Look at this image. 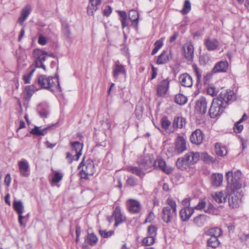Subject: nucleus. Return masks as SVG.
<instances>
[{"instance_id":"f257e3e1","label":"nucleus","mask_w":249,"mask_h":249,"mask_svg":"<svg viewBox=\"0 0 249 249\" xmlns=\"http://www.w3.org/2000/svg\"><path fill=\"white\" fill-rule=\"evenodd\" d=\"M33 55L35 58V61L30 68L31 69V71L23 76V80L25 84L30 83L31 77L35 71V68H41L46 71V67L43 62L45 61L47 55L46 52L40 49H35L33 53Z\"/></svg>"},{"instance_id":"f03ea898","label":"nucleus","mask_w":249,"mask_h":249,"mask_svg":"<svg viewBox=\"0 0 249 249\" xmlns=\"http://www.w3.org/2000/svg\"><path fill=\"white\" fill-rule=\"evenodd\" d=\"M140 165L143 166L144 170H148L152 167L157 168L158 167L166 174H170L172 169L168 167L165 161L161 159H158L155 160L150 155L141 156L139 161Z\"/></svg>"},{"instance_id":"7ed1b4c3","label":"nucleus","mask_w":249,"mask_h":249,"mask_svg":"<svg viewBox=\"0 0 249 249\" xmlns=\"http://www.w3.org/2000/svg\"><path fill=\"white\" fill-rule=\"evenodd\" d=\"M37 84L41 88L49 89L52 92L61 91L57 77L39 75L37 78Z\"/></svg>"},{"instance_id":"20e7f679","label":"nucleus","mask_w":249,"mask_h":249,"mask_svg":"<svg viewBox=\"0 0 249 249\" xmlns=\"http://www.w3.org/2000/svg\"><path fill=\"white\" fill-rule=\"evenodd\" d=\"M241 172L237 170L234 172L232 171L226 173V177L228 182L226 190L228 192L231 191H237L242 187L241 181Z\"/></svg>"},{"instance_id":"39448f33","label":"nucleus","mask_w":249,"mask_h":249,"mask_svg":"<svg viewBox=\"0 0 249 249\" xmlns=\"http://www.w3.org/2000/svg\"><path fill=\"white\" fill-rule=\"evenodd\" d=\"M200 158L198 152H188L182 158H179L176 162L177 166L181 170L186 169L187 166L196 163Z\"/></svg>"},{"instance_id":"423d86ee","label":"nucleus","mask_w":249,"mask_h":249,"mask_svg":"<svg viewBox=\"0 0 249 249\" xmlns=\"http://www.w3.org/2000/svg\"><path fill=\"white\" fill-rule=\"evenodd\" d=\"M166 202L168 206L163 208L161 217L164 222L168 223L176 216L177 204L175 201L170 198L167 199Z\"/></svg>"},{"instance_id":"0eeeda50","label":"nucleus","mask_w":249,"mask_h":249,"mask_svg":"<svg viewBox=\"0 0 249 249\" xmlns=\"http://www.w3.org/2000/svg\"><path fill=\"white\" fill-rule=\"evenodd\" d=\"M78 168L81 169L80 175L82 178L88 179L95 172V168L93 161L89 159L83 160L80 163Z\"/></svg>"},{"instance_id":"6e6552de","label":"nucleus","mask_w":249,"mask_h":249,"mask_svg":"<svg viewBox=\"0 0 249 249\" xmlns=\"http://www.w3.org/2000/svg\"><path fill=\"white\" fill-rule=\"evenodd\" d=\"M224 102L221 99L214 98L209 109V114L212 118H215L220 115L224 111Z\"/></svg>"},{"instance_id":"1a4fd4ad","label":"nucleus","mask_w":249,"mask_h":249,"mask_svg":"<svg viewBox=\"0 0 249 249\" xmlns=\"http://www.w3.org/2000/svg\"><path fill=\"white\" fill-rule=\"evenodd\" d=\"M13 207L15 210L18 215V222L21 226L25 227L26 222L23 221V219H28L29 213L26 215L23 216L22 213L24 212V207L21 201H14L13 202Z\"/></svg>"},{"instance_id":"9d476101","label":"nucleus","mask_w":249,"mask_h":249,"mask_svg":"<svg viewBox=\"0 0 249 249\" xmlns=\"http://www.w3.org/2000/svg\"><path fill=\"white\" fill-rule=\"evenodd\" d=\"M229 198V206L232 208H236L239 206L241 202L242 195L237 191H231Z\"/></svg>"},{"instance_id":"9b49d317","label":"nucleus","mask_w":249,"mask_h":249,"mask_svg":"<svg viewBox=\"0 0 249 249\" xmlns=\"http://www.w3.org/2000/svg\"><path fill=\"white\" fill-rule=\"evenodd\" d=\"M107 219L110 223L112 222L113 220H114L115 221L114 225L115 227H117L125 220V217L122 214L120 207L117 206L114 211L112 216L108 217Z\"/></svg>"},{"instance_id":"f8f14e48","label":"nucleus","mask_w":249,"mask_h":249,"mask_svg":"<svg viewBox=\"0 0 249 249\" xmlns=\"http://www.w3.org/2000/svg\"><path fill=\"white\" fill-rule=\"evenodd\" d=\"M207 103L205 98L201 97L199 98L196 103V113L201 115L204 114L206 112L207 109Z\"/></svg>"},{"instance_id":"ddd939ff","label":"nucleus","mask_w":249,"mask_h":249,"mask_svg":"<svg viewBox=\"0 0 249 249\" xmlns=\"http://www.w3.org/2000/svg\"><path fill=\"white\" fill-rule=\"evenodd\" d=\"M170 81L168 79L161 81L158 85L157 94L159 97H164L167 93L169 88Z\"/></svg>"},{"instance_id":"4468645a","label":"nucleus","mask_w":249,"mask_h":249,"mask_svg":"<svg viewBox=\"0 0 249 249\" xmlns=\"http://www.w3.org/2000/svg\"><path fill=\"white\" fill-rule=\"evenodd\" d=\"M126 204L127 209L131 213H137L140 211L141 206L138 200L130 199L127 200Z\"/></svg>"},{"instance_id":"2eb2a0df","label":"nucleus","mask_w":249,"mask_h":249,"mask_svg":"<svg viewBox=\"0 0 249 249\" xmlns=\"http://www.w3.org/2000/svg\"><path fill=\"white\" fill-rule=\"evenodd\" d=\"M194 46L190 43H186L183 46V55L189 61H192L194 57Z\"/></svg>"},{"instance_id":"dca6fc26","label":"nucleus","mask_w":249,"mask_h":249,"mask_svg":"<svg viewBox=\"0 0 249 249\" xmlns=\"http://www.w3.org/2000/svg\"><path fill=\"white\" fill-rule=\"evenodd\" d=\"M18 166L20 174L25 177L29 176V165L28 161L25 160H21L18 162Z\"/></svg>"},{"instance_id":"f3484780","label":"nucleus","mask_w":249,"mask_h":249,"mask_svg":"<svg viewBox=\"0 0 249 249\" xmlns=\"http://www.w3.org/2000/svg\"><path fill=\"white\" fill-rule=\"evenodd\" d=\"M31 11L32 8L30 5H27L22 9L18 21L20 25H23L24 21L27 18Z\"/></svg>"},{"instance_id":"a211bd4d","label":"nucleus","mask_w":249,"mask_h":249,"mask_svg":"<svg viewBox=\"0 0 249 249\" xmlns=\"http://www.w3.org/2000/svg\"><path fill=\"white\" fill-rule=\"evenodd\" d=\"M203 140V134L200 129H196L194 131L190 136L191 142L196 144L202 143Z\"/></svg>"},{"instance_id":"6ab92c4d","label":"nucleus","mask_w":249,"mask_h":249,"mask_svg":"<svg viewBox=\"0 0 249 249\" xmlns=\"http://www.w3.org/2000/svg\"><path fill=\"white\" fill-rule=\"evenodd\" d=\"M230 191H229L228 192L226 189L224 192L219 191L215 192L214 194L212 195V197L216 202L218 203H224L226 201V198L228 196L230 195Z\"/></svg>"},{"instance_id":"aec40b11","label":"nucleus","mask_w":249,"mask_h":249,"mask_svg":"<svg viewBox=\"0 0 249 249\" xmlns=\"http://www.w3.org/2000/svg\"><path fill=\"white\" fill-rule=\"evenodd\" d=\"M175 151L178 154L181 153L186 149V141L183 137L178 136L176 141Z\"/></svg>"},{"instance_id":"412c9836","label":"nucleus","mask_w":249,"mask_h":249,"mask_svg":"<svg viewBox=\"0 0 249 249\" xmlns=\"http://www.w3.org/2000/svg\"><path fill=\"white\" fill-rule=\"evenodd\" d=\"M72 148V153L75 154V160H78L82 155V150L83 149V144L78 142H71Z\"/></svg>"},{"instance_id":"4be33fe9","label":"nucleus","mask_w":249,"mask_h":249,"mask_svg":"<svg viewBox=\"0 0 249 249\" xmlns=\"http://www.w3.org/2000/svg\"><path fill=\"white\" fill-rule=\"evenodd\" d=\"M179 82L181 86L186 87H191L193 85L192 78L187 73L181 74L179 77Z\"/></svg>"},{"instance_id":"5701e85b","label":"nucleus","mask_w":249,"mask_h":249,"mask_svg":"<svg viewBox=\"0 0 249 249\" xmlns=\"http://www.w3.org/2000/svg\"><path fill=\"white\" fill-rule=\"evenodd\" d=\"M194 213V208L186 207L182 208L180 211V215L183 221H187Z\"/></svg>"},{"instance_id":"b1692460","label":"nucleus","mask_w":249,"mask_h":249,"mask_svg":"<svg viewBox=\"0 0 249 249\" xmlns=\"http://www.w3.org/2000/svg\"><path fill=\"white\" fill-rule=\"evenodd\" d=\"M102 0H90L87 8V12L89 15L93 16L94 12L98 9V6L100 5Z\"/></svg>"},{"instance_id":"393cba45","label":"nucleus","mask_w":249,"mask_h":249,"mask_svg":"<svg viewBox=\"0 0 249 249\" xmlns=\"http://www.w3.org/2000/svg\"><path fill=\"white\" fill-rule=\"evenodd\" d=\"M223 182V175L219 173L213 174L211 176V184L214 187H219Z\"/></svg>"},{"instance_id":"a878e982","label":"nucleus","mask_w":249,"mask_h":249,"mask_svg":"<svg viewBox=\"0 0 249 249\" xmlns=\"http://www.w3.org/2000/svg\"><path fill=\"white\" fill-rule=\"evenodd\" d=\"M171 59L172 56L171 52L168 53L164 51L158 56L157 64L159 65L167 63Z\"/></svg>"},{"instance_id":"bb28decb","label":"nucleus","mask_w":249,"mask_h":249,"mask_svg":"<svg viewBox=\"0 0 249 249\" xmlns=\"http://www.w3.org/2000/svg\"><path fill=\"white\" fill-rule=\"evenodd\" d=\"M228 68V63L227 61H220L217 63L213 69L214 73L226 72Z\"/></svg>"},{"instance_id":"cd10ccee","label":"nucleus","mask_w":249,"mask_h":249,"mask_svg":"<svg viewBox=\"0 0 249 249\" xmlns=\"http://www.w3.org/2000/svg\"><path fill=\"white\" fill-rule=\"evenodd\" d=\"M53 126V125L48 126L44 128L35 126L30 131V133L36 136H44L47 134L48 130L50 129Z\"/></svg>"},{"instance_id":"c85d7f7f","label":"nucleus","mask_w":249,"mask_h":249,"mask_svg":"<svg viewBox=\"0 0 249 249\" xmlns=\"http://www.w3.org/2000/svg\"><path fill=\"white\" fill-rule=\"evenodd\" d=\"M205 234L210 237H219L222 235V231L219 228H212L211 229L206 230L205 231Z\"/></svg>"},{"instance_id":"c756f323","label":"nucleus","mask_w":249,"mask_h":249,"mask_svg":"<svg viewBox=\"0 0 249 249\" xmlns=\"http://www.w3.org/2000/svg\"><path fill=\"white\" fill-rule=\"evenodd\" d=\"M125 72L124 67L116 62L113 69V75L115 78H117L120 74H124Z\"/></svg>"},{"instance_id":"7c9ffc66","label":"nucleus","mask_w":249,"mask_h":249,"mask_svg":"<svg viewBox=\"0 0 249 249\" xmlns=\"http://www.w3.org/2000/svg\"><path fill=\"white\" fill-rule=\"evenodd\" d=\"M140 160V159L139 160L138 162ZM138 164L140 166V168L135 166H129L128 167V170L132 173L134 174L141 178H142L145 175V173L143 172V171H142V169H144L143 168V166L140 165L139 162Z\"/></svg>"},{"instance_id":"2f4dec72","label":"nucleus","mask_w":249,"mask_h":249,"mask_svg":"<svg viewBox=\"0 0 249 249\" xmlns=\"http://www.w3.org/2000/svg\"><path fill=\"white\" fill-rule=\"evenodd\" d=\"M220 98L222 99L223 102H228L232 99H235V95L232 90L225 91L223 93H221Z\"/></svg>"},{"instance_id":"473e14b6","label":"nucleus","mask_w":249,"mask_h":249,"mask_svg":"<svg viewBox=\"0 0 249 249\" xmlns=\"http://www.w3.org/2000/svg\"><path fill=\"white\" fill-rule=\"evenodd\" d=\"M215 151L216 154L219 156L224 157L227 154V150L226 146L220 143H216L215 145Z\"/></svg>"},{"instance_id":"72a5a7b5","label":"nucleus","mask_w":249,"mask_h":249,"mask_svg":"<svg viewBox=\"0 0 249 249\" xmlns=\"http://www.w3.org/2000/svg\"><path fill=\"white\" fill-rule=\"evenodd\" d=\"M63 175L62 173L55 171L53 175L52 176L51 179V184L52 186L56 185L58 187L59 185H57V183L59 182L63 178Z\"/></svg>"},{"instance_id":"f704fd0d","label":"nucleus","mask_w":249,"mask_h":249,"mask_svg":"<svg viewBox=\"0 0 249 249\" xmlns=\"http://www.w3.org/2000/svg\"><path fill=\"white\" fill-rule=\"evenodd\" d=\"M186 124V120L184 118L180 117H176L173 123V126L176 128H181Z\"/></svg>"},{"instance_id":"c9c22d12","label":"nucleus","mask_w":249,"mask_h":249,"mask_svg":"<svg viewBox=\"0 0 249 249\" xmlns=\"http://www.w3.org/2000/svg\"><path fill=\"white\" fill-rule=\"evenodd\" d=\"M205 44L208 50H213L218 47V42L216 39L211 40L208 38L206 39Z\"/></svg>"},{"instance_id":"e433bc0d","label":"nucleus","mask_w":249,"mask_h":249,"mask_svg":"<svg viewBox=\"0 0 249 249\" xmlns=\"http://www.w3.org/2000/svg\"><path fill=\"white\" fill-rule=\"evenodd\" d=\"M218 237H210L207 240V245L208 247L212 248H216L219 246L220 244Z\"/></svg>"},{"instance_id":"4c0bfd02","label":"nucleus","mask_w":249,"mask_h":249,"mask_svg":"<svg viewBox=\"0 0 249 249\" xmlns=\"http://www.w3.org/2000/svg\"><path fill=\"white\" fill-rule=\"evenodd\" d=\"M248 118V116L246 114H244L242 117L235 124L234 128V132L236 133H240L243 129V125L241 124V123L243 121L246 120Z\"/></svg>"},{"instance_id":"58836bf2","label":"nucleus","mask_w":249,"mask_h":249,"mask_svg":"<svg viewBox=\"0 0 249 249\" xmlns=\"http://www.w3.org/2000/svg\"><path fill=\"white\" fill-rule=\"evenodd\" d=\"M128 17L129 19L133 22H135L136 25L138 24L139 21V14L138 13L134 10H130L129 12Z\"/></svg>"},{"instance_id":"ea45409f","label":"nucleus","mask_w":249,"mask_h":249,"mask_svg":"<svg viewBox=\"0 0 249 249\" xmlns=\"http://www.w3.org/2000/svg\"><path fill=\"white\" fill-rule=\"evenodd\" d=\"M62 33L68 40L70 41L71 40V32L69 27L66 23H63L62 24Z\"/></svg>"},{"instance_id":"a19ab883","label":"nucleus","mask_w":249,"mask_h":249,"mask_svg":"<svg viewBox=\"0 0 249 249\" xmlns=\"http://www.w3.org/2000/svg\"><path fill=\"white\" fill-rule=\"evenodd\" d=\"M175 102L180 105L185 104L187 101V97L182 94H177L175 98Z\"/></svg>"},{"instance_id":"79ce46f5","label":"nucleus","mask_w":249,"mask_h":249,"mask_svg":"<svg viewBox=\"0 0 249 249\" xmlns=\"http://www.w3.org/2000/svg\"><path fill=\"white\" fill-rule=\"evenodd\" d=\"M155 242V238L150 236L147 235L146 237L143 238L142 240V244L145 246H151Z\"/></svg>"},{"instance_id":"37998d69","label":"nucleus","mask_w":249,"mask_h":249,"mask_svg":"<svg viewBox=\"0 0 249 249\" xmlns=\"http://www.w3.org/2000/svg\"><path fill=\"white\" fill-rule=\"evenodd\" d=\"M98 241V238L94 233L89 234L87 236V243L90 246H94Z\"/></svg>"},{"instance_id":"c03bdc74","label":"nucleus","mask_w":249,"mask_h":249,"mask_svg":"<svg viewBox=\"0 0 249 249\" xmlns=\"http://www.w3.org/2000/svg\"><path fill=\"white\" fill-rule=\"evenodd\" d=\"M205 162H211L214 161L212 157L210 156L207 153L202 152L200 154V158Z\"/></svg>"},{"instance_id":"a18cd8bd","label":"nucleus","mask_w":249,"mask_h":249,"mask_svg":"<svg viewBox=\"0 0 249 249\" xmlns=\"http://www.w3.org/2000/svg\"><path fill=\"white\" fill-rule=\"evenodd\" d=\"M191 9V4L189 0H186L184 2L183 9L181 12L183 15H185L188 13Z\"/></svg>"},{"instance_id":"49530a36","label":"nucleus","mask_w":249,"mask_h":249,"mask_svg":"<svg viewBox=\"0 0 249 249\" xmlns=\"http://www.w3.org/2000/svg\"><path fill=\"white\" fill-rule=\"evenodd\" d=\"M147 235L155 238L157 235V228L153 225H150L147 229Z\"/></svg>"},{"instance_id":"de8ad7c7","label":"nucleus","mask_w":249,"mask_h":249,"mask_svg":"<svg viewBox=\"0 0 249 249\" xmlns=\"http://www.w3.org/2000/svg\"><path fill=\"white\" fill-rule=\"evenodd\" d=\"M207 92L208 94L212 96H216L218 93V90L213 86H209L207 88Z\"/></svg>"},{"instance_id":"09e8293b","label":"nucleus","mask_w":249,"mask_h":249,"mask_svg":"<svg viewBox=\"0 0 249 249\" xmlns=\"http://www.w3.org/2000/svg\"><path fill=\"white\" fill-rule=\"evenodd\" d=\"M36 90H37V89H35L34 86H29L25 88L26 94L29 97H31L33 93Z\"/></svg>"},{"instance_id":"8fccbe9b","label":"nucleus","mask_w":249,"mask_h":249,"mask_svg":"<svg viewBox=\"0 0 249 249\" xmlns=\"http://www.w3.org/2000/svg\"><path fill=\"white\" fill-rule=\"evenodd\" d=\"M171 125V122L167 119L166 117H163L161 119L162 127L164 130H167Z\"/></svg>"},{"instance_id":"3c124183","label":"nucleus","mask_w":249,"mask_h":249,"mask_svg":"<svg viewBox=\"0 0 249 249\" xmlns=\"http://www.w3.org/2000/svg\"><path fill=\"white\" fill-rule=\"evenodd\" d=\"M114 232L113 231H107L105 230H100L99 233L103 238H108L111 236Z\"/></svg>"},{"instance_id":"603ef678","label":"nucleus","mask_w":249,"mask_h":249,"mask_svg":"<svg viewBox=\"0 0 249 249\" xmlns=\"http://www.w3.org/2000/svg\"><path fill=\"white\" fill-rule=\"evenodd\" d=\"M205 206L206 202L204 200H201L200 201H199L197 205L193 208H194V210L196 209L198 210H201L203 209H204L205 208Z\"/></svg>"},{"instance_id":"864d4df0","label":"nucleus","mask_w":249,"mask_h":249,"mask_svg":"<svg viewBox=\"0 0 249 249\" xmlns=\"http://www.w3.org/2000/svg\"><path fill=\"white\" fill-rule=\"evenodd\" d=\"M73 153L67 152L66 154V159L68 160L69 163H71L73 160H75V154L73 156Z\"/></svg>"},{"instance_id":"5fc2aeb1","label":"nucleus","mask_w":249,"mask_h":249,"mask_svg":"<svg viewBox=\"0 0 249 249\" xmlns=\"http://www.w3.org/2000/svg\"><path fill=\"white\" fill-rule=\"evenodd\" d=\"M204 216L203 215H199L194 219V223L196 224L198 226H201L202 225V218Z\"/></svg>"},{"instance_id":"6e6d98bb","label":"nucleus","mask_w":249,"mask_h":249,"mask_svg":"<svg viewBox=\"0 0 249 249\" xmlns=\"http://www.w3.org/2000/svg\"><path fill=\"white\" fill-rule=\"evenodd\" d=\"M194 72L197 78V82H200L201 78V74L199 71V69L196 66H193Z\"/></svg>"},{"instance_id":"4d7b16f0","label":"nucleus","mask_w":249,"mask_h":249,"mask_svg":"<svg viewBox=\"0 0 249 249\" xmlns=\"http://www.w3.org/2000/svg\"><path fill=\"white\" fill-rule=\"evenodd\" d=\"M127 183L130 186H134L137 184V179L133 177H130L127 180Z\"/></svg>"},{"instance_id":"13d9d810","label":"nucleus","mask_w":249,"mask_h":249,"mask_svg":"<svg viewBox=\"0 0 249 249\" xmlns=\"http://www.w3.org/2000/svg\"><path fill=\"white\" fill-rule=\"evenodd\" d=\"M190 201L191 198L189 197L186 198L182 201L181 203L182 205L184 206L183 208H185L186 207H190Z\"/></svg>"},{"instance_id":"bf43d9fd","label":"nucleus","mask_w":249,"mask_h":249,"mask_svg":"<svg viewBox=\"0 0 249 249\" xmlns=\"http://www.w3.org/2000/svg\"><path fill=\"white\" fill-rule=\"evenodd\" d=\"M163 38H161V39L156 41L154 44V47L160 50V49L162 47V46H163Z\"/></svg>"},{"instance_id":"052dcab7","label":"nucleus","mask_w":249,"mask_h":249,"mask_svg":"<svg viewBox=\"0 0 249 249\" xmlns=\"http://www.w3.org/2000/svg\"><path fill=\"white\" fill-rule=\"evenodd\" d=\"M38 42L41 45H44L47 43V39L44 36H40L38 37Z\"/></svg>"},{"instance_id":"680f3d73","label":"nucleus","mask_w":249,"mask_h":249,"mask_svg":"<svg viewBox=\"0 0 249 249\" xmlns=\"http://www.w3.org/2000/svg\"><path fill=\"white\" fill-rule=\"evenodd\" d=\"M204 211L206 213H213L214 211L213 206L212 204H209L208 207L204 210Z\"/></svg>"},{"instance_id":"e2e57ef3","label":"nucleus","mask_w":249,"mask_h":249,"mask_svg":"<svg viewBox=\"0 0 249 249\" xmlns=\"http://www.w3.org/2000/svg\"><path fill=\"white\" fill-rule=\"evenodd\" d=\"M119 15L120 17V20H124L127 18V15L124 11H119Z\"/></svg>"},{"instance_id":"0e129e2a","label":"nucleus","mask_w":249,"mask_h":249,"mask_svg":"<svg viewBox=\"0 0 249 249\" xmlns=\"http://www.w3.org/2000/svg\"><path fill=\"white\" fill-rule=\"evenodd\" d=\"M154 218V214L153 212H151L149 213L146 219V222H150Z\"/></svg>"},{"instance_id":"69168bd1","label":"nucleus","mask_w":249,"mask_h":249,"mask_svg":"<svg viewBox=\"0 0 249 249\" xmlns=\"http://www.w3.org/2000/svg\"><path fill=\"white\" fill-rule=\"evenodd\" d=\"M212 74L211 73H207L206 75L204 76V83L206 84L209 82L210 79L211 78Z\"/></svg>"},{"instance_id":"338daca9","label":"nucleus","mask_w":249,"mask_h":249,"mask_svg":"<svg viewBox=\"0 0 249 249\" xmlns=\"http://www.w3.org/2000/svg\"><path fill=\"white\" fill-rule=\"evenodd\" d=\"M5 183L6 184L7 186H9L10 184L11 181V177L10 174H7L4 179Z\"/></svg>"},{"instance_id":"774afa93","label":"nucleus","mask_w":249,"mask_h":249,"mask_svg":"<svg viewBox=\"0 0 249 249\" xmlns=\"http://www.w3.org/2000/svg\"><path fill=\"white\" fill-rule=\"evenodd\" d=\"M152 74L151 76V79H154L157 75V69L154 68L153 66L152 67Z\"/></svg>"}]
</instances>
